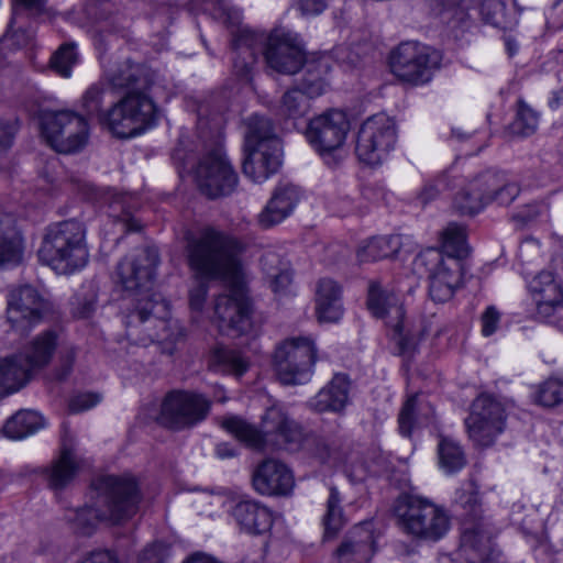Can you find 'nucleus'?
<instances>
[{
    "label": "nucleus",
    "instance_id": "1",
    "mask_svg": "<svg viewBox=\"0 0 563 563\" xmlns=\"http://www.w3.org/2000/svg\"><path fill=\"white\" fill-rule=\"evenodd\" d=\"M242 244L224 232L207 228L188 240L187 261L196 277L222 280L230 294L214 301V319L219 331L230 336L249 334L253 329L252 305L243 284Z\"/></svg>",
    "mask_w": 563,
    "mask_h": 563
},
{
    "label": "nucleus",
    "instance_id": "2",
    "mask_svg": "<svg viewBox=\"0 0 563 563\" xmlns=\"http://www.w3.org/2000/svg\"><path fill=\"white\" fill-rule=\"evenodd\" d=\"M158 263L155 247H141L115 266L114 284L131 297L122 311L125 340L131 347H144L170 336L169 303L151 291Z\"/></svg>",
    "mask_w": 563,
    "mask_h": 563
},
{
    "label": "nucleus",
    "instance_id": "3",
    "mask_svg": "<svg viewBox=\"0 0 563 563\" xmlns=\"http://www.w3.org/2000/svg\"><path fill=\"white\" fill-rule=\"evenodd\" d=\"M236 56L233 69L241 78H249L257 52H262L269 68L280 74H296L306 60L305 51L297 35L276 29L268 35L250 27H240L234 35Z\"/></svg>",
    "mask_w": 563,
    "mask_h": 563
},
{
    "label": "nucleus",
    "instance_id": "4",
    "mask_svg": "<svg viewBox=\"0 0 563 563\" xmlns=\"http://www.w3.org/2000/svg\"><path fill=\"white\" fill-rule=\"evenodd\" d=\"M107 84L97 81L90 85L80 98V108L99 125L119 139H130L153 126L156 107L152 98L144 95L125 93L108 110H103Z\"/></svg>",
    "mask_w": 563,
    "mask_h": 563
},
{
    "label": "nucleus",
    "instance_id": "5",
    "mask_svg": "<svg viewBox=\"0 0 563 563\" xmlns=\"http://www.w3.org/2000/svg\"><path fill=\"white\" fill-rule=\"evenodd\" d=\"M92 504L69 509L66 519L81 533H90L99 522L118 525L134 516L140 495L132 478L102 476L92 484Z\"/></svg>",
    "mask_w": 563,
    "mask_h": 563
},
{
    "label": "nucleus",
    "instance_id": "6",
    "mask_svg": "<svg viewBox=\"0 0 563 563\" xmlns=\"http://www.w3.org/2000/svg\"><path fill=\"white\" fill-rule=\"evenodd\" d=\"M37 256L41 263L60 275L82 269L89 257L84 224L66 220L47 227Z\"/></svg>",
    "mask_w": 563,
    "mask_h": 563
},
{
    "label": "nucleus",
    "instance_id": "7",
    "mask_svg": "<svg viewBox=\"0 0 563 563\" xmlns=\"http://www.w3.org/2000/svg\"><path fill=\"white\" fill-rule=\"evenodd\" d=\"M246 125L243 173L254 183H263L282 166V142L268 118L253 114Z\"/></svg>",
    "mask_w": 563,
    "mask_h": 563
},
{
    "label": "nucleus",
    "instance_id": "8",
    "mask_svg": "<svg viewBox=\"0 0 563 563\" xmlns=\"http://www.w3.org/2000/svg\"><path fill=\"white\" fill-rule=\"evenodd\" d=\"M395 514L400 527L419 538L438 540L449 530V518L443 509L418 495L400 496Z\"/></svg>",
    "mask_w": 563,
    "mask_h": 563
},
{
    "label": "nucleus",
    "instance_id": "9",
    "mask_svg": "<svg viewBox=\"0 0 563 563\" xmlns=\"http://www.w3.org/2000/svg\"><path fill=\"white\" fill-rule=\"evenodd\" d=\"M316 346L307 336L289 338L280 342L274 353V367L284 385H306L312 376Z\"/></svg>",
    "mask_w": 563,
    "mask_h": 563
},
{
    "label": "nucleus",
    "instance_id": "10",
    "mask_svg": "<svg viewBox=\"0 0 563 563\" xmlns=\"http://www.w3.org/2000/svg\"><path fill=\"white\" fill-rule=\"evenodd\" d=\"M42 135L57 153L74 154L82 151L88 144L90 128L84 115L63 110L43 118Z\"/></svg>",
    "mask_w": 563,
    "mask_h": 563
},
{
    "label": "nucleus",
    "instance_id": "11",
    "mask_svg": "<svg viewBox=\"0 0 563 563\" xmlns=\"http://www.w3.org/2000/svg\"><path fill=\"white\" fill-rule=\"evenodd\" d=\"M396 142V122L385 113H377L361 124L355 153L362 163L377 166L388 157L395 148Z\"/></svg>",
    "mask_w": 563,
    "mask_h": 563
},
{
    "label": "nucleus",
    "instance_id": "12",
    "mask_svg": "<svg viewBox=\"0 0 563 563\" xmlns=\"http://www.w3.org/2000/svg\"><path fill=\"white\" fill-rule=\"evenodd\" d=\"M506 410L504 405L489 394H482L472 404L465 426L468 439L477 448H487L506 428Z\"/></svg>",
    "mask_w": 563,
    "mask_h": 563
},
{
    "label": "nucleus",
    "instance_id": "13",
    "mask_svg": "<svg viewBox=\"0 0 563 563\" xmlns=\"http://www.w3.org/2000/svg\"><path fill=\"white\" fill-rule=\"evenodd\" d=\"M440 60L439 52L417 42H405L393 52L390 68L399 79L421 85L431 79Z\"/></svg>",
    "mask_w": 563,
    "mask_h": 563
},
{
    "label": "nucleus",
    "instance_id": "14",
    "mask_svg": "<svg viewBox=\"0 0 563 563\" xmlns=\"http://www.w3.org/2000/svg\"><path fill=\"white\" fill-rule=\"evenodd\" d=\"M429 274V294L433 301L445 302L462 280V263L454 256H444L438 250H427L416 260Z\"/></svg>",
    "mask_w": 563,
    "mask_h": 563
},
{
    "label": "nucleus",
    "instance_id": "15",
    "mask_svg": "<svg viewBox=\"0 0 563 563\" xmlns=\"http://www.w3.org/2000/svg\"><path fill=\"white\" fill-rule=\"evenodd\" d=\"M199 190L209 198L228 196L238 186V174L220 147L206 153L194 170Z\"/></svg>",
    "mask_w": 563,
    "mask_h": 563
},
{
    "label": "nucleus",
    "instance_id": "16",
    "mask_svg": "<svg viewBox=\"0 0 563 563\" xmlns=\"http://www.w3.org/2000/svg\"><path fill=\"white\" fill-rule=\"evenodd\" d=\"M367 307L373 316L384 319L385 323L394 330V339L402 353L415 349L417 339L404 332L405 310L399 296L383 288L379 283L373 282L368 287Z\"/></svg>",
    "mask_w": 563,
    "mask_h": 563
},
{
    "label": "nucleus",
    "instance_id": "17",
    "mask_svg": "<svg viewBox=\"0 0 563 563\" xmlns=\"http://www.w3.org/2000/svg\"><path fill=\"white\" fill-rule=\"evenodd\" d=\"M209 408V401L201 395L173 389L162 402L158 421L168 428L181 429L205 419Z\"/></svg>",
    "mask_w": 563,
    "mask_h": 563
},
{
    "label": "nucleus",
    "instance_id": "18",
    "mask_svg": "<svg viewBox=\"0 0 563 563\" xmlns=\"http://www.w3.org/2000/svg\"><path fill=\"white\" fill-rule=\"evenodd\" d=\"M349 131L347 115L340 110H330L309 121L306 137L316 152L325 155L344 144Z\"/></svg>",
    "mask_w": 563,
    "mask_h": 563
},
{
    "label": "nucleus",
    "instance_id": "19",
    "mask_svg": "<svg viewBox=\"0 0 563 563\" xmlns=\"http://www.w3.org/2000/svg\"><path fill=\"white\" fill-rule=\"evenodd\" d=\"M45 309V299L33 286H20L8 295L7 319L18 330L24 331L38 322Z\"/></svg>",
    "mask_w": 563,
    "mask_h": 563
},
{
    "label": "nucleus",
    "instance_id": "20",
    "mask_svg": "<svg viewBox=\"0 0 563 563\" xmlns=\"http://www.w3.org/2000/svg\"><path fill=\"white\" fill-rule=\"evenodd\" d=\"M252 484L261 495L286 496L294 489L295 478L286 464L275 459H267L255 467Z\"/></svg>",
    "mask_w": 563,
    "mask_h": 563
},
{
    "label": "nucleus",
    "instance_id": "21",
    "mask_svg": "<svg viewBox=\"0 0 563 563\" xmlns=\"http://www.w3.org/2000/svg\"><path fill=\"white\" fill-rule=\"evenodd\" d=\"M301 197L302 192L296 185L290 183L279 184L258 214V224L263 229L279 224L294 212Z\"/></svg>",
    "mask_w": 563,
    "mask_h": 563
},
{
    "label": "nucleus",
    "instance_id": "22",
    "mask_svg": "<svg viewBox=\"0 0 563 563\" xmlns=\"http://www.w3.org/2000/svg\"><path fill=\"white\" fill-rule=\"evenodd\" d=\"M104 77L107 82L115 89H124L125 93L134 92L151 98L147 93L151 80L146 69L133 64L130 59L114 63L106 70Z\"/></svg>",
    "mask_w": 563,
    "mask_h": 563
},
{
    "label": "nucleus",
    "instance_id": "23",
    "mask_svg": "<svg viewBox=\"0 0 563 563\" xmlns=\"http://www.w3.org/2000/svg\"><path fill=\"white\" fill-rule=\"evenodd\" d=\"M324 87V81L319 76L305 79L302 89L292 88L284 93L278 107V114L292 120L305 117L310 109L309 100L322 95Z\"/></svg>",
    "mask_w": 563,
    "mask_h": 563
},
{
    "label": "nucleus",
    "instance_id": "24",
    "mask_svg": "<svg viewBox=\"0 0 563 563\" xmlns=\"http://www.w3.org/2000/svg\"><path fill=\"white\" fill-rule=\"evenodd\" d=\"M481 197H483L484 208L497 202L500 206L511 203L519 195V186L509 180L504 174L487 170L473 179Z\"/></svg>",
    "mask_w": 563,
    "mask_h": 563
},
{
    "label": "nucleus",
    "instance_id": "25",
    "mask_svg": "<svg viewBox=\"0 0 563 563\" xmlns=\"http://www.w3.org/2000/svg\"><path fill=\"white\" fill-rule=\"evenodd\" d=\"M529 292L542 316H550L563 302V289L552 272L542 271L528 284Z\"/></svg>",
    "mask_w": 563,
    "mask_h": 563
},
{
    "label": "nucleus",
    "instance_id": "26",
    "mask_svg": "<svg viewBox=\"0 0 563 563\" xmlns=\"http://www.w3.org/2000/svg\"><path fill=\"white\" fill-rule=\"evenodd\" d=\"M375 552L373 532L366 526L354 528L335 551L338 563H369Z\"/></svg>",
    "mask_w": 563,
    "mask_h": 563
},
{
    "label": "nucleus",
    "instance_id": "27",
    "mask_svg": "<svg viewBox=\"0 0 563 563\" xmlns=\"http://www.w3.org/2000/svg\"><path fill=\"white\" fill-rule=\"evenodd\" d=\"M316 316L319 322H338L343 316L342 289L331 278H321L316 287Z\"/></svg>",
    "mask_w": 563,
    "mask_h": 563
},
{
    "label": "nucleus",
    "instance_id": "28",
    "mask_svg": "<svg viewBox=\"0 0 563 563\" xmlns=\"http://www.w3.org/2000/svg\"><path fill=\"white\" fill-rule=\"evenodd\" d=\"M24 241L12 214L0 213V267L16 266L23 261Z\"/></svg>",
    "mask_w": 563,
    "mask_h": 563
},
{
    "label": "nucleus",
    "instance_id": "29",
    "mask_svg": "<svg viewBox=\"0 0 563 563\" xmlns=\"http://www.w3.org/2000/svg\"><path fill=\"white\" fill-rule=\"evenodd\" d=\"M233 517L242 530L251 534L267 532L273 525V515L255 501H241L233 509Z\"/></svg>",
    "mask_w": 563,
    "mask_h": 563
},
{
    "label": "nucleus",
    "instance_id": "30",
    "mask_svg": "<svg viewBox=\"0 0 563 563\" xmlns=\"http://www.w3.org/2000/svg\"><path fill=\"white\" fill-rule=\"evenodd\" d=\"M68 429L64 428L63 450L60 454L52 462L47 470V481L52 488L62 489L66 487L76 476L79 470V463L75 454L66 448V438Z\"/></svg>",
    "mask_w": 563,
    "mask_h": 563
},
{
    "label": "nucleus",
    "instance_id": "31",
    "mask_svg": "<svg viewBox=\"0 0 563 563\" xmlns=\"http://www.w3.org/2000/svg\"><path fill=\"white\" fill-rule=\"evenodd\" d=\"M45 424V419L40 412L24 409L7 420L2 432L11 440H21L43 429Z\"/></svg>",
    "mask_w": 563,
    "mask_h": 563
},
{
    "label": "nucleus",
    "instance_id": "32",
    "mask_svg": "<svg viewBox=\"0 0 563 563\" xmlns=\"http://www.w3.org/2000/svg\"><path fill=\"white\" fill-rule=\"evenodd\" d=\"M262 268L272 291L279 296L291 292L292 274L286 264H283L277 255L266 254L261 260Z\"/></svg>",
    "mask_w": 563,
    "mask_h": 563
},
{
    "label": "nucleus",
    "instance_id": "33",
    "mask_svg": "<svg viewBox=\"0 0 563 563\" xmlns=\"http://www.w3.org/2000/svg\"><path fill=\"white\" fill-rule=\"evenodd\" d=\"M32 16L31 14H21L15 19V11H12L7 32L0 38V54L4 55L7 52L25 47L31 43L34 31L31 27H24V22Z\"/></svg>",
    "mask_w": 563,
    "mask_h": 563
},
{
    "label": "nucleus",
    "instance_id": "34",
    "mask_svg": "<svg viewBox=\"0 0 563 563\" xmlns=\"http://www.w3.org/2000/svg\"><path fill=\"white\" fill-rule=\"evenodd\" d=\"M401 247L400 235L373 238L357 251L361 262H374L396 255Z\"/></svg>",
    "mask_w": 563,
    "mask_h": 563
},
{
    "label": "nucleus",
    "instance_id": "35",
    "mask_svg": "<svg viewBox=\"0 0 563 563\" xmlns=\"http://www.w3.org/2000/svg\"><path fill=\"white\" fill-rule=\"evenodd\" d=\"M32 374L21 355L0 360V387H23Z\"/></svg>",
    "mask_w": 563,
    "mask_h": 563
},
{
    "label": "nucleus",
    "instance_id": "36",
    "mask_svg": "<svg viewBox=\"0 0 563 563\" xmlns=\"http://www.w3.org/2000/svg\"><path fill=\"white\" fill-rule=\"evenodd\" d=\"M56 347V335L53 332H44L36 336L25 350L23 357L32 372L46 365Z\"/></svg>",
    "mask_w": 563,
    "mask_h": 563
},
{
    "label": "nucleus",
    "instance_id": "37",
    "mask_svg": "<svg viewBox=\"0 0 563 563\" xmlns=\"http://www.w3.org/2000/svg\"><path fill=\"white\" fill-rule=\"evenodd\" d=\"M221 427L249 448L262 449L264 445L262 432L238 416L223 418Z\"/></svg>",
    "mask_w": 563,
    "mask_h": 563
},
{
    "label": "nucleus",
    "instance_id": "38",
    "mask_svg": "<svg viewBox=\"0 0 563 563\" xmlns=\"http://www.w3.org/2000/svg\"><path fill=\"white\" fill-rule=\"evenodd\" d=\"M432 412L433 408L429 404H424L421 393L408 396L398 416L400 434L404 437L411 435L416 415L429 417Z\"/></svg>",
    "mask_w": 563,
    "mask_h": 563
},
{
    "label": "nucleus",
    "instance_id": "39",
    "mask_svg": "<svg viewBox=\"0 0 563 563\" xmlns=\"http://www.w3.org/2000/svg\"><path fill=\"white\" fill-rule=\"evenodd\" d=\"M211 363L219 371L236 377L242 376L249 369L250 365L249 361L241 352L224 346H216L213 349Z\"/></svg>",
    "mask_w": 563,
    "mask_h": 563
},
{
    "label": "nucleus",
    "instance_id": "40",
    "mask_svg": "<svg viewBox=\"0 0 563 563\" xmlns=\"http://www.w3.org/2000/svg\"><path fill=\"white\" fill-rule=\"evenodd\" d=\"M264 422L268 431L277 432L286 442H299L302 438L301 428L288 419L279 408H269L264 416Z\"/></svg>",
    "mask_w": 563,
    "mask_h": 563
},
{
    "label": "nucleus",
    "instance_id": "41",
    "mask_svg": "<svg viewBox=\"0 0 563 563\" xmlns=\"http://www.w3.org/2000/svg\"><path fill=\"white\" fill-rule=\"evenodd\" d=\"M438 457L440 468L446 474L462 470L466 463L465 454L460 444L449 438L440 439Z\"/></svg>",
    "mask_w": 563,
    "mask_h": 563
},
{
    "label": "nucleus",
    "instance_id": "42",
    "mask_svg": "<svg viewBox=\"0 0 563 563\" xmlns=\"http://www.w3.org/2000/svg\"><path fill=\"white\" fill-rule=\"evenodd\" d=\"M441 245L446 256H454L457 260L466 256L468 249L465 228L457 223H449L441 233Z\"/></svg>",
    "mask_w": 563,
    "mask_h": 563
},
{
    "label": "nucleus",
    "instance_id": "43",
    "mask_svg": "<svg viewBox=\"0 0 563 563\" xmlns=\"http://www.w3.org/2000/svg\"><path fill=\"white\" fill-rule=\"evenodd\" d=\"M475 184L470 180L453 198V208L463 216H474L484 209L483 197L474 189Z\"/></svg>",
    "mask_w": 563,
    "mask_h": 563
},
{
    "label": "nucleus",
    "instance_id": "44",
    "mask_svg": "<svg viewBox=\"0 0 563 563\" xmlns=\"http://www.w3.org/2000/svg\"><path fill=\"white\" fill-rule=\"evenodd\" d=\"M79 56L75 43H64L52 55L49 65L62 77H69L71 68L78 63Z\"/></svg>",
    "mask_w": 563,
    "mask_h": 563
},
{
    "label": "nucleus",
    "instance_id": "45",
    "mask_svg": "<svg viewBox=\"0 0 563 563\" xmlns=\"http://www.w3.org/2000/svg\"><path fill=\"white\" fill-rule=\"evenodd\" d=\"M340 501L339 492L335 488H331L327 501V514L323 518L324 534L328 538L334 537L344 526Z\"/></svg>",
    "mask_w": 563,
    "mask_h": 563
},
{
    "label": "nucleus",
    "instance_id": "46",
    "mask_svg": "<svg viewBox=\"0 0 563 563\" xmlns=\"http://www.w3.org/2000/svg\"><path fill=\"white\" fill-rule=\"evenodd\" d=\"M347 401L345 389H319L310 405L318 411H340Z\"/></svg>",
    "mask_w": 563,
    "mask_h": 563
},
{
    "label": "nucleus",
    "instance_id": "47",
    "mask_svg": "<svg viewBox=\"0 0 563 563\" xmlns=\"http://www.w3.org/2000/svg\"><path fill=\"white\" fill-rule=\"evenodd\" d=\"M539 117L537 112L526 102L519 101L517 117L511 124L514 133L521 136H529L537 131Z\"/></svg>",
    "mask_w": 563,
    "mask_h": 563
},
{
    "label": "nucleus",
    "instance_id": "48",
    "mask_svg": "<svg viewBox=\"0 0 563 563\" xmlns=\"http://www.w3.org/2000/svg\"><path fill=\"white\" fill-rule=\"evenodd\" d=\"M203 10L223 23L235 24L240 20L239 11L228 0H203Z\"/></svg>",
    "mask_w": 563,
    "mask_h": 563
},
{
    "label": "nucleus",
    "instance_id": "49",
    "mask_svg": "<svg viewBox=\"0 0 563 563\" xmlns=\"http://www.w3.org/2000/svg\"><path fill=\"white\" fill-rule=\"evenodd\" d=\"M102 395L97 391L81 390L74 396L69 402V410L71 412H80L88 410L99 404Z\"/></svg>",
    "mask_w": 563,
    "mask_h": 563
},
{
    "label": "nucleus",
    "instance_id": "50",
    "mask_svg": "<svg viewBox=\"0 0 563 563\" xmlns=\"http://www.w3.org/2000/svg\"><path fill=\"white\" fill-rule=\"evenodd\" d=\"M167 555L168 548L162 542H156L147 545L139 553L136 563H163Z\"/></svg>",
    "mask_w": 563,
    "mask_h": 563
},
{
    "label": "nucleus",
    "instance_id": "51",
    "mask_svg": "<svg viewBox=\"0 0 563 563\" xmlns=\"http://www.w3.org/2000/svg\"><path fill=\"white\" fill-rule=\"evenodd\" d=\"M533 401L544 408H551L563 402V389H536Z\"/></svg>",
    "mask_w": 563,
    "mask_h": 563
},
{
    "label": "nucleus",
    "instance_id": "52",
    "mask_svg": "<svg viewBox=\"0 0 563 563\" xmlns=\"http://www.w3.org/2000/svg\"><path fill=\"white\" fill-rule=\"evenodd\" d=\"M18 129L19 122L16 119H4L0 117V147L2 150L12 146Z\"/></svg>",
    "mask_w": 563,
    "mask_h": 563
},
{
    "label": "nucleus",
    "instance_id": "53",
    "mask_svg": "<svg viewBox=\"0 0 563 563\" xmlns=\"http://www.w3.org/2000/svg\"><path fill=\"white\" fill-rule=\"evenodd\" d=\"M46 0H15L13 11H15V19L21 14L40 15L45 10Z\"/></svg>",
    "mask_w": 563,
    "mask_h": 563
},
{
    "label": "nucleus",
    "instance_id": "54",
    "mask_svg": "<svg viewBox=\"0 0 563 563\" xmlns=\"http://www.w3.org/2000/svg\"><path fill=\"white\" fill-rule=\"evenodd\" d=\"M500 314L494 307H488L482 316V333L489 336L497 330Z\"/></svg>",
    "mask_w": 563,
    "mask_h": 563
},
{
    "label": "nucleus",
    "instance_id": "55",
    "mask_svg": "<svg viewBox=\"0 0 563 563\" xmlns=\"http://www.w3.org/2000/svg\"><path fill=\"white\" fill-rule=\"evenodd\" d=\"M208 294V286L205 283H199L189 292V305L191 310L200 312L203 308Z\"/></svg>",
    "mask_w": 563,
    "mask_h": 563
},
{
    "label": "nucleus",
    "instance_id": "56",
    "mask_svg": "<svg viewBox=\"0 0 563 563\" xmlns=\"http://www.w3.org/2000/svg\"><path fill=\"white\" fill-rule=\"evenodd\" d=\"M325 9L323 0H300L298 2V10L303 16H314L320 14Z\"/></svg>",
    "mask_w": 563,
    "mask_h": 563
},
{
    "label": "nucleus",
    "instance_id": "57",
    "mask_svg": "<svg viewBox=\"0 0 563 563\" xmlns=\"http://www.w3.org/2000/svg\"><path fill=\"white\" fill-rule=\"evenodd\" d=\"M95 310V301L92 299H85L84 302H78L76 307L73 308V313L77 318H88Z\"/></svg>",
    "mask_w": 563,
    "mask_h": 563
},
{
    "label": "nucleus",
    "instance_id": "58",
    "mask_svg": "<svg viewBox=\"0 0 563 563\" xmlns=\"http://www.w3.org/2000/svg\"><path fill=\"white\" fill-rule=\"evenodd\" d=\"M440 190L438 185L427 184L421 190L419 198L423 203H427L433 200L440 194Z\"/></svg>",
    "mask_w": 563,
    "mask_h": 563
},
{
    "label": "nucleus",
    "instance_id": "59",
    "mask_svg": "<svg viewBox=\"0 0 563 563\" xmlns=\"http://www.w3.org/2000/svg\"><path fill=\"white\" fill-rule=\"evenodd\" d=\"M350 384H351V379L347 374L338 373L332 377L328 387H333V388L345 387V386H349Z\"/></svg>",
    "mask_w": 563,
    "mask_h": 563
},
{
    "label": "nucleus",
    "instance_id": "60",
    "mask_svg": "<svg viewBox=\"0 0 563 563\" xmlns=\"http://www.w3.org/2000/svg\"><path fill=\"white\" fill-rule=\"evenodd\" d=\"M216 453L220 459H230L236 454L234 449L231 448L228 443L218 444Z\"/></svg>",
    "mask_w": 563,
    "mask_h": 563
},
{
    "label": "nucleus",
    "instance_id": "61",
    "mask_svg": "<svg viewBox=\"0 0 563 563\" xmlns=\"http://www.w3.org/2000/svg\"><path fill=\"white\" fill-rule=\"evenodd\" d=\"M561 104H563V87L558 90V91H554L553 92V97L552 99L550 100V107L552 109H556L559 108Z\"/></svg>",
    "mask_w": 563,
    "mask_h": 563
},
{
    "label": "nucleus",
    "instance_id": "62",
    "mask_svg": "<svg viewBox=\"0 0 563 563\" xmlns=\"http://www.w3.org/2000/svg\"><path fill=\"white\" fill-rule=\"evenodd\" d=\"M547 384L549 387H563V375L551 376Z\"/></svg>",
    "mask_w": 563,
    "mask_h": 563
},
{
    "label": "nucleus",
    "instance_id": "63",
    "mask_svg": "<svg viewBox=\"0 0 563 563\" xmlns=\"http://www.w3.org/2000/svg\"><path fill=\"white\" fill-rule=\"evenodd\" d=\"M506 46H507V51L510 56L514 55L518 51V45L511 40L506 41Z\"/></svg>",
    "mask_w": 563,
    "mask_h": 563
},
{
    "label": "nucleus",
    "instance_id": "64",
    "mask_svg": "<svg viewBox=\"0 0 563 563\" xmlns=\"http://www.w3.org/2000/svg\"><path fill=\"white\" fill-rule=\"evenodd\" d=\"M479 0H460V4L468 9L471 4L477 3Z\"/></svg>",
    "mask_w": 563,
    "mask_h": 563
}]
</instances>
